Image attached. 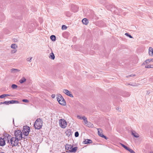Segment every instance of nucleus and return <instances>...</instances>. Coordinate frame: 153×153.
<instances>
[{
  "label": "nucleus",
  "instance_id": "nucleus-53",
  "mask_svg": "<svg viewBox=\"0 0 153 153\" xmlns=\"http://www.w3.org/2000/svg\"><path fill=\"white\" fill-rule=\"evenodd\" d=\"M119 109V108H117L116 109H117V110H118V109Z\"/></svg>",
  "mask_w": 153,
  "mask_h": 153
},
{
  "label": "nucleus",
  "instance_id": "nucleus-39",
  "mask_svg": "<svg viewBox=\"0 0 153 153\" xmlns=\"http://www.w3.org/2000/svg\"><path fill=\"white\" fill-rule=\"evenodd\" d=\"M4 97H4V94H3L0 96V98L2 99V98H4Z\"/></svg>",
  "mask_w": 153,
  "mask_h": 153
},
{
  "label": "nucleus",
  "instance_id": "nucleus-10",
  "mask_svg": "<svg viewBox=\"0 0 153 153\" xmlns=\"http://www.w3.org/2000/svg\"><path fill=\"white\" fill-rule=\"evenodd\" d=\"M73 147V146L71 144H66L65 146V149L66 150L68 151V152H70V151H71V149Z\"/></svg>",
  "mask_w": 153,
  "mask_h": 153
},
{
  "label": "nucleus",
  "instance_id": "nucleus-44",
  "mask_svg": "<svg viewBox=\"0 0 153 153\" xmlns=\"http://www.w3.org/2000/svg\"><path fill=\"white\" fill-rule=\"evenodd\" d=\"M150 59H146L149 62V63L151 62V61L150 60Z\"/></svg>",
  "mask_w": 153,
  "mask_h": 153
},
{
  "label": "nucleus",
  "instance_id": "nucleus-31",
  "mask_svg": "<svg viewBox=\"0 0 153 153\" xmlns=\"http://www.w3.org/2000/svg\"><path fill=\"white\" fill-rule=\"evenodd\" d=\"M32 58V57H31L30 58H27V61L29 62H31Z\"/></svg>",
  "mask_w": 153,
  "mask_h": 153
},
{
  "label": "nucleus",
  "instance_id": "nucleus-8",
  "mask_svg": "<svg viewBox=\"0 0 153 153\" xmlns=\"http://www.w3.org/2000/svg\"><path fill=\"white\" fill-rule=\"evenodd\" d=\"M98 130V135L100 137L104 138L105 139L107 140L108 139V138L106 136H105L104 135L102 134V130L101 128H98L97 129Z\"/></svg>",
  "mask_w": 153,
  "mask_h": 153
},
{
  "label": "nucleus",
  "instance_id": "nucleus-17",
  "mask_svg": "<svg viewBox=\"0 0 153 153\" xmlns=\"http://www.w3.org/2000/svg\"><path fill=\"white\" fill-rule=\"evenodd\" d=\"M8 104H14V103H19V101H17V100H14L9 101H8Z\"/></svg>",
  "mask_w": 153,
  "mask_h": 153
},
{
  "label": "nucleus",
  "instance_id": "nucleus-23",
  "mask_svg": "<svg viewBox=\"0 0 153 153\" xmlns=\"http://www.w3.org/2000/svg\"><path fill=\"white\" fill-rule=\"evenodd\" d=\"M11 48H12L15 49L17 48V46L16 44H13L11 45Z\"/></svg>",
  "mask_w": 153,
  "mask_h": 153
},
{
  "label": "nucleus",
  "instance_id": "nucleus-22",
  "mask_svg": "<svg viewBox=\"0 0 153 153\" xmlns=\"http://www.w3.org/2000/svg\"><path fill=\"white\" fill-rule=\"evenodd\" d=\"M83 120H84L85 123V124H87V125H88V123H90V124L91 125L90 123H88L87 121V118L85 116H83Z\"/></svg>",
  "mask_w": 153,
  "mask_h": 153
},
{
  "label": "nucleus",
  "instance_id": "nucleus-50",
  "mask_svg": "<svg viewBox=\"0 0 153 153\" xmlns=\"http://www.w3.org/2000/svg\"><path fill=\"white\" fill-rule=\"evenodd\" d=\"M13 123L14 124V119L13 118Z\"/></svg>",
  "mask_w": 153,
  "mask_h": 153
},
{
  "label": "nucleus",
  "instance_id": "nucleus-15",
  "mask_svg": "<svg viewBox=\"0 0 153 153\" xmlns=\"http://www.w3.org/2000/svg\"><path fill=\"white\" fill-rule=\"evenodd\" d=\"M82 22L83 24L86 25H87L89 22L88 20L86 18L83 19L82 20Z\"/></svg>",
  "mask_w": 153,
  "mask_h": 153
},
{
  "label": "nucleus",
  "instance_id": "nucleus-42",
  "mask_svg": "<svg viewBox=\"0 0 153 153\" xmlns=\"http://www.w3.org/2000/svg\"><path fill=\"white\" fill-rule=\"evenodd\" d=\"M55 95L54 94H53L52 95H51V97L53 98H55Z\"/></svg>",
  "mask_w": 153,
  "mask_h": 153
},
{
  "label": "nucleus",
  "instance_id": "nucleus-33",
  "mask_svg": "<svg viewBox=\"0 0 153 153\" xmlns=\"http://www.w3.org/2000/svg\"><path fill=\"white\" fill-rule=\"evenodd\" d=\"M120 145L121 146L123 147L124 148H125V149H126V148H127V146L125 145H124L122 143H120Z\"/></svg>",
  "mask_w": 153,
  "mask_h": 153
},
{
  "label": "nucleus",
  "instance_id": "nucleus-4",
  "mask_svg": "<svg viewBox=\"0 0 153 153\" xmlns=\"http://www.w3.org/2000/svg\"><path fill=\"white\" fill-rule=\"evenodd\" d=\"M14 134L15 137H17L18 140H20L23 138L22 131L19 130H17L15 131Z\"/></svg>",
  "mask_w": 153,
  "mask_h": 153
},
{
  "label": "nucleus",
  "instance_id": "nucleus-26",
  "mask_svg": "<svg viewBox=\"0 0 153 153\" xmlns=\"http://www.w3.org/2000/svg\"><path fill=\"white\" fill-rule=\"evenodd\" d=\"M145 68H153V65H148L145 66Z\"/></svg>",
  "mask_w": 153,
  "mask_h": 153
},
{
  "label": "nucleus",
  "instance_id": "nucleus-47",
  "mask_svg": "<svg viewBox=\"0 0 153 153\" xmlns=\"http://www.w3.org/2000/svg\"><path fill=\"white\" fill-rule=\"evenodd\" d=\"M150 60L151 61V62H153V59H150Z\"/></svg>",
  "mask_w": 153,
  "mask_h": 153
},
{
  "label": "nucleus",
  "instance_id": "nucleus-20",
  "mask_svg": "<svg viewBox=\"0 0 153 153\" xmlns=\"http://www.w3.org/2000/svg\"><path fill=\"white\" fill-rule=\"evenodd\" d=\"M20 71V70L17 69H15V68H12L11 69V72L12 73H17L19 72Z\"/></svg>",
  "mask_w": 153,
  "mask_h": 153
},
{
  "label": "nucleus",
  "instance_id": "nucleus-40",
  "mask_svg": "<svg viewBox=\"0 0 153 153\" xmlns=\"http://www.w3.org/2000/svg\"><path fill=\"white\" fill-rule=\"evenodd\" d=\"M3 104H6L7 105H8V101H5L3 102Z\"/></svg>",
  "mask_w": 153,
  "mask_h": 153
},
{
  "label": "nucleus",
  "instance_id": "nucleus-37",
  "mask_svg": "<svg viewBox=\"0 0 153 153\" xmlns=\"http://www.w3.org/2000/svg\"><path fill=\"white\" fill-rule=\"evenodd\" d=\"M135 76V75H133V74H131V75L127 76L126 77L128 78V77H130V76Z\"/></svg>",
  "mask_w": 153,
  "mask_h": 153
},
{
  "label": "nucleus",
  "instance_id": "nucleus-1",
  "mask_svg": "<svg viewBox=\"0 0 153 153\" xmlns=\"http://www.w3.org/2000/svg\"><path fill=\"white\" fill-rule=\"evenodd\" d=\"M43 122L42 120L40 118L37 119L35 121L34 126L35 129H40L42 126Z\"/></svg>",
  "mask_w": 153,
  "mask_h": 153
},
{
  "label": "nucleus",
  "instance_id": "nucleus-45",
  "mask_svg": "<svg viewBox=\"0 0 153 153\" xmlns=\"http://www.w3.org/2000/svg\"><path fill=\"white\" fill-rule=\"evenodd\" d=\"M145 64H146V63H145V62H143V63L142 64V65H145Z\"/></svg>",
  "mask_w": 153,
  "mask_h": 153
},
{
  "label": "nucleus",
  "instance_id": "nucleus-16",
  "mask_svg": "<svg viewBox=\"0 0 153 153\" xmlns=\"http://www.w3.org/2000/svg\"><path fill=\"white\" fill-rule=\"evenodd\" d=\"M131 134L135 137L137 138L139 137V135L134 131L131 132Z\"/></svg>",
  "mask_w": 153,
  "mask_h": 153
},
{
  "label": "nucleus",
  "instance_id": "nucleus-35",
  "mask_svg": "<svg viewBox=\"0 0 153 153\" xmlns=\"http://www.w3.org/2000/svg\"><path fill=\"white\" fill-rule=\"evenodd\" d=\"M77 118H78L79 119H83V116L82 117H81L80 116H79V115H78L77 116Z\"/></svg>",
  "mask_w": 153,
  "mask_h": 153
},
{
  "label": "nucleus",
  "instance_id": "nucleus-2",
  "mask_svg": "<svg viewBox=\"0 0 153 153\" xmlns=\"http://www.w3.org/2000/svg\"><path fill=\"white\" fill-rule=\"evenodd\" d=\"M19 140L17 137H11L10 141V144L12 147L17 146L18 145L19 143Z\"/></svg>",
  "mask_w": 153,
  "mask_h": 153
},
{
  "label": "nucleus",
  "instance_id": "nucleus-19",
  "mask_svg": "<svg viewBox=\"0 0 153 153\" xmlns=\"http://www.w3.org/2000/svg\"><path fill=\"white\" fill-rule=\"evenodd\" d=\"M49 57L53 60L54 59H55V56L53 52L50 53Z\"/></svg>",
  "mask_w": 153,
  "mask_h": 153
},
{
  "label": "nucleus",
  "instance_id": "nucleus-41",
  "mask_svg": "<svg viewBox=\"0 0 153 153\" xmlns=\"http://www.w3.org/2000/svg\"><path fill=\"white\" fill-rule=\"evenodd\" d=\"M146 64H148L149 63V62L147 60H146L145 61Z\"/></svg>",
  "mask_w": 153,
  "mask_h": 153
},
{
  "label": "nucleus",
  "instance_id": "nucleus-12",
  "mask_svg": "<svg viewBox=\"0 0 153 153\" xmlns=\"http://www.w3.org/2000/svg\"><path fill=\"white\" fill-rule=\"evenodd\" d=\"M92 141L91 140L88 139H86L84 140L83 143L84 144H89L92 143Z\"/></svg>",
  "mask_w": 153,
  "mask_h": 153
},
{
  "label": "nucleus",
  "instance_id": "nucleus-29",
  "mask_svg": "<svg viewBox=\"0 0 153 153\" xmlns=\"http://www.w3.org/2000/svg\"><path fill=\"white\" fill-rule=\"evenodd\" d=\"M67 27L65 25L62 26V30H65L67 29Z\"/></svg>",
  "mask_w": 153,
  "mask_h": 153
},
{
  "label": "nucleus",
  "instance_id": "nucleus-25",
  "mask_svg": "<svg viewBox=\"0 0 153 153\" xmlns=\"http://www.w3.org/2000/svg\"><path fill=\"white\" fill-rule=\"evenodd\" d=\"M17 85L16 84H13L11 85V87L13 89H16L17 88Z\"/></svg>",
  "mask_w": 153,
  "mask_h": 153
},
{
  "label": "nucleus",
  "instance_id": "nucleus-38",
  "mask_svg": "<svg viewBox=\"0 0 153 153\" xmlns=\"http://www.w3.org/2000/svg\"><path fill=\"white\" fill-rule=\"evenodd\" d=\"M129 152L131 153H135L134 152L133 150H132V149H131L130 150H129Z\"/></svg>",
  "mask_w": 153,
  "mask_h": 153
},
{
  "label": "nucleus",
  "instance_id": "nucleus-3",
  "mask_svg": "<svg viewBox=\"0 0 153 153\" xmlns=\"http://www.w3.org/2000/svg\"><path fill=\"white\" fill-rule=\"evenodd\" d=\"M57 99L59 104L62 105H65L66 104L65 100L60 94H58L57 97Z\"/></svg>",
  "mask_w": 153,
  "mask_h": 153
},
{
  "label": "nucleus",
  "instance_id": "nucleus-48",
  "mask_svg": "<svg viewBox=\"0 0 153 153\" xmlns=\"http://www.w3.org/2000/svg\"><path fill=\"white\" fill-rule=\"evenodd\" d=\"M2 104H3V102H0V105Z\"/></svg>",
  "mask_w": 153,
  "mask_h": 153
},
{
  "label": "nucleus",
  "instance_id": "nucleus-27",
  "mask_svg": "<svg viewBox=\"0 0 153 153\" xmlns=\"http://www.w3.org/2000/svg\"><path fill=\"white\" fill-rule=\"evenodd\" d=\"M130 95V94L128 92H126L125 93V94L123 95V96L126 97H128Z\"/></svg>",
  "mask_w": 153,
  "mask_h": 153
},
{
  "label": "nucleus",
  "instance_id": "nucleus-7",
  "mask_svg": "<svg viewBox=\"0 0 153 153\" xmlns=\"http://www.w3.org/2000/svg\"><path fill=\"white\" fill-rule=\"evenodd\" d=\"M60 126L62 128H65L67 126V123L65 120L64 119H61L59 120Z\"/></svg>",
  "mask_w": 153,
  "mask_h": 153
},
{
  "label": "nucleus",
  "instance_id": "nucleus-32",
  "mask_svg": "<svg viewBox=\"0 0 153 153\" xmlns=\"http://www.w3.org/2000/svg\"><path fill=\"white\" fill-rule=\"evenodd\" d=\"M17 51V50L16 49H14V50H12L11 51V53H16Z\"/></svg>",
  "mask_w": 153,
  "mask_h": 153
},
{
  "label": "nucleus",
  "instance_id": "nucleus-18",
  "mask_svg": "<svg viewBox=\"0 0 153 153\" xmlns=\"http://www.w3.org/2000/svg\"><path fill=\"white\" fill-rule=\"evenodd\" d=\"M78 148L77 147H75L74 148H72L71 151H70V152H75L77 150Z\"/></svg>",
  "mask_w": 153,
  "mask_h": 153
},
{
  "label": "nucleus",
  "instance_id": "nucleus-6",
  "mask_svg": "<svg viewBox=\"0 0 153 153\" xmlns=\"http://www.w3.org/2000/svg\"><path fill=\"white\" fill-rule=\"evenodd\" d=\"M30 131V127L28 126H26L23 127L22 132L23 134L26 136H27Z\"/></svg>",
  "mask_w": 153,
  "mask_h": 153
},
{
  "label": "nucleus",
  "instance_id": "nucleus-11",
  "mask_svg": "<svg viewBox=\"0 0 153 153\" xmlns=\"http://www.w3.org/2000/svg\"><path fill=\"white\" fill-rule=\"evenodd\" d=\"M6 144L5 140H4L3 138H2L1 137H0V146H4Z\"/></svg>",
  "mask_w": 153,
  "mask_h": 153
},
{
  "label": "nucleus",
  "instance_id": "nucleus-49",
  "mask_svg": "<svg viewBox=\"0 0 153 153\" xmlns=\"http://www.w3.org/2000/svg\"><path fill=\"white\" fill-rule=\"evenodd\" d=\"M17 41V40L16 39H15V40H14V42H16Z\"/></svg>",
  "mask_w": 153,
  "mask_h": 153
},
{
  "label": "nucleus",
  "instance_id": "nucleus-14",
  "mask_svg": "<svg viewBox=\"0 0 153 153\" xmlns=\"http://www.w3.org/2000/svg\"><path fill=\"white\" fill-rule=\"evenodd\" d=\"M72 132L71 130L70 129H68L66 130L65 132L66 134L68 137L70 136L71 135H72Z\"/></svg>",
  "mask_w": 153,
  "mask_h": 153
},
{
  "label": "nucleus",
  "instance_id": "nucleus-24",
  "mask_svg": "<svg viewBox=\"0 0 153 153\" xmlns=\"http://www.w3.org/2000/svg\"><path fill=\"white\" fill-rule=\"evenodd\" d=\"M50 38L53 41H55L56 40V36H55L52 35L51 36Z\"/></svg>",
  "mask_w": 153,
  "mask_h": 153
},
{
  "label": "nucleus",
  "instance_id": "nucleus-9",
  "mask_svg": "<svg viewBox=\"0 0 153 153\" xmlns=\"http://www.w3.org/2000/svg\"><path fill=\"white\" fill-rule=\"evenodd\" d=\"M63 92L65 94L67 95L72 97H73V95L71 93V92L67 89L63 90Z\"/></svg>",
  "mask_w": 153,
  "mask_h": 153
},
{
  "label": "nucleus",
  "instance_id": "nucleus-34",
  "mask_svg": "<svg viewBox=\"0 0 153 153\" xmlns=\"http://www.w3.org/2000/svg\"><path fill=\"white\" fill-rule=\"evenodd\" d=\"M22 101L25 102H29V100L27 99H23Z\"/></svg>",
  "mask_w": 153,
  "mask_h": 153
},
{
  "label": "nucleus",
  "instance_id": "nucleus-56",
  "mask_svg": "<svg viewBox=\"0 0 153 153\" xmlns=\"http://www.w3.org/2000/svg\"><path fill=\"white\" fill-rule=\"evenodd\" d=\"M150 153H153L152 152H150Z\"/></svg>",
  "mask_w": 153,
  "mask_h": 153
},
{
  "label": "nucleus",
  "instance_id": "nucleus-43",
  "mask_svg": "<svg viewBox=\"0 0 153 153\" xmlns=\"http://www.w3.org/2000/svg\"><path fill=\"white\" fill-rule=\"evenodd\" d=\"M126 149L129 151V150L131 149L127 147V148Z\"/></svg>",
  "mask_w": 153,
  "mask_h": 153
},
{
  "label": "nucleus",
  "instance_id": "nucleus-46",
  "mask_svg": "<svg viewBox=\"0 0 153 153\" xmlns=\"http://www.w3.org/2000/svg\"><path fill=\"white\" fill-rule=\"evenodd\" d=\"M99 1H100L101 3H103V2L101 1V0H99Z\"/></svg>",
  "mask_w": 153,
  "mask_h": 153
},
{
  "label": "nucleus",
  "instance_id": "nucleus-55",
  "mask_svg": "<svg viewBox=\"0 0 153 153\" xmlns=\"http://www.w3.org/2000/svg\"><path fill=\"white\" fill-rule=\"evenodd\" d=\"M89 126H89V125L88 126V127H89Z\"/></svg>",
  "mask_w": 153,
  "mask_h": 153
},
{
  "label": "nucleus",
  "instance_id": "nucleus-51",
  "mask_svg": "<svg viewBox=\"0 0 153 153\" xmlns=\"http://www.w3.org/2000/svg\"><path fill=\"white\" fill-rule=\"evenodd\" d=\"M129 85H132V86H135V85H130V84H129Z\"/></svg>",
  "mask_w": 153,
  "mask_h": 153
},
{
  "label": "nucleus",
  "instance_id": "nucleus-52",
  "mask_svg": "<svg viewBox=\"0 0 153 153\" xmlns=\"http://www.w3.org/2000/svg\"><path fill=\"white\" fill-rule=\"evenodd\" d=\"M77 11V10H75V11H74V12H76Z\"/></svg>",
  "mask_w": 153,
  "mask_h": 153
},
{
  "label": "nucleus",
  "instance_id": "nucleus-21",
  "mask_svg": "<svg viewBox=\"0 0 153 153\" xmlns=\"http://www.w3.org/2000/svg\"><path fill=\"white\" fill-rule=\"evenodd\" d=\"M26 80V79L24 77H22V79L19 80V82L20 83L22 84L25 82Z\"/></svg>",
  "mask_w": 153,
  "mask_h": 153
},
{
  "label": "nucleus",
  "instance_id": "nucleus-5",
  "mask_svg": "<svg viewBox=\"0 0 153 153\" xmlns=\"http://www.w3.org/2000/svg\"><path fill=\"white\" fill-rule=\"evenodd\" d=\"M3 137H4L3 138L5 142H7V143H9L10 144V141L11 137V136L9 134L7 133H5L4 134Z\"/></svg>",
  "mask_w": 153,
  "mask_h": 153
},
{
  "label": "nucleus",
  "instance_id": "nucleus-54",
  "mask_svg": "<svg viewBox=\"0 0 153 153\" xmlns=\"http://www.w3.org/2000/svg\"><path fill=\"white\" fill-rule=\"evenodd\" d=\"M147 94H149V93L147 92Z\"/></svg>",
  "mask_w": 153,
  "mask_h": 153
},
{
  "label": "nucleus",
  "instance_id": "nucleus-28",
  "mask_svg": "<svg viewBox=\"0 0 153 153\" xmlns=\"http://www.w3.org/2000/svg\"><path fill=\"white\" fill-rule=\"evenodd\" d=\"M125 35H126V36L128 37L129 38H133V37L132 36H131L128 33H125Z\"/></svg>",
  "mask_w": 153,
  "mask_h": 153
},
{
  "label": "nucleus",
  "instance_id": "nucleus-13",
  "mask_svg": "<svg viewBox=\"0 0 153 153\" xmlns=\"http://www.w3.org/2000/svg\"><path fill=\"white\" fill-rule=\"evenodd\" d=\"M149 54L150 56H153V48L150 47L149 49Z\"/></svg>",
  "mask_w": 153,
  "mask_h": 153
},
{
  "label": "nucleus",
  "instance_id": "nucleus-36",
  "mask_svg": "<svg viewBox=\"0 0 153 153\" xmlns=\"http://www.w3.org/2000/svg\"><path fill=\"white\" fill-rule=\"evenodd\" d=\"M4 97H7V96H12L11 95L7 94H4Z\"/></svg>",
  "mask_w": 153,
  "mask_h": 153
},
{
  "label": "nucleus",
  "instance_id": "nucleus-30",
  "mask_svg": "<svg viewBox=\"0 0 153 153\" xmlns=\"http://www.w3.org/2000/svg\"><path fill=\"white\" fill-rule=\"evenodd\" d=\"M79 133L78 131H76L75 133V136L76 137H77L79 136Z\"/></svg>",
  "mask_w": 153,
  "mask_h": 153
}]
</instances>
